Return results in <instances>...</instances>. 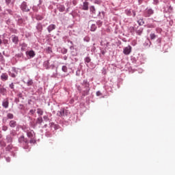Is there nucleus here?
Wrapping results in <instances>:
<instances>
[{
  "label": "nucleus",
  "instance_id": "f257e3e1",
  "mask_svg": "<svg viewBox=\"0 0 175 175\" xmlns=\"http://www.w3.org/2000/svg\"><path fill=\"white\" fill-rule=\"evenodd\" d=\"M6 141L7 143H10V144L5 148L6 151L11 152L12 157H16V152L18 151V147H14L12 144V143H13V137L11 134L6 136Z\"/></svg>",
  "mask_w": 175,
  "mask_h": 175
},
{
  "label": "nucleus",
  "instance_id": "f03ea898",
  "mask_svg": "<svg viewBox=\"0 0 175 175\" xmlns=\"http://www.w3.org/2000/svg\"><path fill=\"white\" fill-rule=\"evenodd\" d=\"M18 145L21 147H23L25 150H29V142L28 139H26L24 136V135H22V136H20V137L18 138Z\"/></svg>",
  "mask_w": 175,
  "mask_h": 175
},
{
  "label": "nucleus",
  "instance_id": "7ed1b4c3",
  "mask_svg": "<svg viewBox=\"0 0 175 175\" xmlns=\"http://www.w3.org/2000/svg\"><path fill=\"white\" fill-rule=\"evenodd\" d=\"M30 139L29 143L31 144H36V136L34 131H31V129L28 127V137Z\"/></svg>",
  "mask_w": 175,
  "mask_h": 175
},
{
  "label": "nucleus",
  "instance_id": "20e7f679",
  "mask_svg": "<svg viewBox=\"0 0 175 175\" xmlns=\"http://www.w3.org/2000/svg\"><path fill=\"white\" fill-rule=\"evenodd\" d=\"M70 114V111L69 109H67V108H60L59 111L57 112V116L58 117H68Z\"/></svg>",
  "mask_w": 175,
  "mask_h": 175
},
{
  "label": "nucleus",
  "instance_id": "39448f33",
  "mask_svg": "<svg viewBox=\"0 0 175 175\" xmlns=\"http://www.w3.org/2000/svg\"><path fill=\"white\" fill-rule=\"evenodd\" d=\"M81 85L83 88H85V94L88 95L90 91V82H88V79H83V82H81Z\"/></svg>",
  "mask_w": 175,
  "mask_h": 175
},
{
  "label": "nucleus",
  "instance_id": "423d86ee",
  "mask_svg": "<svg viewBox=\"0 0 175 175\" xmlns=\"http://www.w3.org/2000/svg\"><path fill=\"white\" fill-rule=\"evenodd\" d=\"M8 74L10 77H12V78H16L18 74V68L16 67H12V68L9 70Z\"/></svg>",
  "mask_w": 175,
  "mask_h": 175
},
{
  "label": "nucleus",
  "instance_id": "0eeeda50",
  "mask_svg": "<svg viewBox=\"0 0 175 175\" xmlns=\"http://www.w3.org/2000/svg\"><path fill=\"white\" fill-rule=\"evenodd\" d=\"M25 55L27 56V60H28V59H32L33 57H34L36 53L35 51H33V49H30L29 51H26Z\"/></svg>",
  "mask_w": 175,
  "mask_h": 175
},
{
  "label": "nucleus",
  "instance_id": "6e6552de",
  "mask_svg": "<svg viewBox=\"0 0 175 175\" xmlns=\"http://www.w3.org/2000/svg\"><path fill=\"white\" fill-rule=\"evenodd\" d=\"M124 12L126 15L128 16H136V11L135 10H132L131 8H126L124 10Z\"/></svg>",
  "mask_w": 175,
  "mask_h": 175
},
{
  "label": "nucleus",
  "instance_id": "1a4fd4ad",
  "mask_svg": "<svg viewBox=\"0 0 175 175\" xmlns=\"http://www.w3.org/2000/svg\"><path fill=\"white\" fill-rule=\"evenodd\" d=\"M21 9L22 10V11L25 12H28L31 10V8H29L27 3H26V1H23L21 3Z\"/></svg>",
  "mask_w": 175,
  "mask_h": 175
},
{
  "label": "nucleus",
  "instance_id": "9d476101",
  "mask_svg": "<svg viewBox=\"0 0 175 175\" xmlns=\"http://www.w3.org/2000/svg\"><path fill=\"white\" fill-rule=\"evenodd\" d=\"M16 21H17V25L20 26H23L25 23V19L19 15L16 17Z\"/></svg>",
  "mask_w": 175,
  "mask_h": 175
},
{
  "label": "nucleus",
  "instance_id": "9b49d317",
  "mask_svg": "<svg viewBox=\"0 0 175 175\" xmlns=\"http://www.w3.org/2000/svg\"><path fill=\"white\" fill-rule=\"evenodd\" d=\"M8 14L12 15L13 14L12 10H11L10 8H7L6 10H5V12L4 14H3V15L0 14V16L1 18H8Z\"/></svg>",
  "mask_w": 175,
  "mask_h": 175
},
{
  "label": "nucleus",
  "instance_id": "f8f14e48",
  "mask_svg": "<svg viewBox=\"0 0 175 175\" xmlns=\"http://www.w3.org/2000/svg\"><path fill=\"white\" fill-rule=\"evenodd\" d=\"M11 40H12V42H14V44H15V45H17L19 42V37H18V36H16V34H12L11 36Z\"/></svg>",
  "mask_w": 175,
  "mask_h": 175
},
{
  "label": "nucleus",
  "instance_id": "ddd939ff",
  "mask_svg": "<svg viewBox=\"0 0 175 175\" xmlns=\"http://www.w3.org/2000/svg\"><path fill=\"white\" fill-rule=\"evenodd\" d=\"M59 125H57L53 122H51V124H49V129L52 132H55V131L59 129Z\"/></svg>",
  "mask_w": 175,
  "mask_h": 175
},
{
  "label": "nucleus",
  "instance_id": "4468645a",
  "mask_svg": "<svg viewBox=\"0 0 175 175\" xmlns=\"http://www.w3.org/2000/svg\"><path fill=\"white\" fill-rule=\"evenodd\" d=\"M145 60H146L145 56H144V55H142V54H141V55L139 54L138 56L137 57V60H136V62H137V63H141V64H142V63H144Z\"/></svg>",
  "mask_w": 175,
  "mask_h": 175
},
{
  "label": "nucleus",
  "instance_id": "2eb2a0df",
  "mask_svg": "<svg viewBox=\"0 0 175 175\" xmlns=\"http://www.w3.org/2000/svg\"><path fill=\"white\" fill-rule=\"evenodd\" d=\"M154 11L152 10V8H146L145 12H144V16H151L154 14Z\"/></svg>",
  "mask_w": 175,
  "mask_h": 175
},
{
  "label": "nucleus",
  "instance_id": "dca6fc26",
  "mask_svg": "<svg viewBox=\"0 0 175 175\" xmlns=\"http://www.w3.org/2000/svg\"><path fill=\"white\" fill-rule=\"evenodd\" d=\"M131 51H132L131 45H128L127 46H125L124 48L123 52H124V55H129V53H131Z\"/></svg>",
  "mask_w": 175,
  "mask_h": 175
},
{
  "label": "nucleus",
  "instance_id": "f3484780",
  "mask_svg": "<svg viewBox=\"0 0 175 175\" xmlns=\"http://www.w3.org/2000/svg\"><path fill=\"white\" fill-rule=\"evenodd\" d=\"M9 98H3L2 101V106L4 109H8L9 107Z\"/></svg>",
  "mask_w": 175,
  "mask_h": 175
},
{
  "label": "nucleus",
  "instance_id": "a211bd4d",
  "mask_svg": "<svg viewBox=\"0 0 175 175\" xmlns=\"http://www.w3.org/2000/svg\"><path fill=\"white\" fill-rule=\"evenodd\" d=\"M15 56L16 57H18V59L21 58V60H27V57L26 56H25L24 53H23V52H20L19 53H16L15 55Z\"/></svg>",
  "mask_w": 175,
  "mask_h": 175
},
{
  "label": "nucleus",
  "instance_id": "6ab92c4d",
  "mask_svg": "<svg viewBox=\"0 0 175 175\" xmlns=\"http://www.w3.org/2000/svg\"><path fill=\"white\" fill-rule=\"evenodd\" d=\"M56 27V25H55L54 23H51L46 27V29L48 30L49 33H51V31H53V30H55Z\"/></svg>",
  "mask_w": 175,
  "mask_h": 175
},
{
  "label": "nucleus",
  "instance_id": "aec40b11",
  "mask_svg": "<svg viewBox=\"0 0 175 175\" xmlns=\"http://www.w3.org/2000/svg\"><path fill=\"white\" fill-rule=\"evenodd\" d=\"M151 41L150 40V38H146V40H145L144 42V46L145 48H150L151 46Z\"/></svg>",
  "mask_w": 175,
  "mask_h": 175
},
{
  "label": "nucleus",
  "instance_id": "412c9836",
  "mask_svg": "<svg viewBox=\"0 0 175 175\" xmlns=\"http://www.w3.org/2000/svg\"><path fill=\"white\" fill-rule=\"evenodd\" d=\"M57 50L58 51V52H61L62 53H63L64 55H65V53H68V49L65 48V47H62V46H59Z\"/></svg>",
  "mask_w": 175,
  "mask_h": 175
},
{
  "label": "nucleus",
  "instance_id": "4be33fe9",
  "mask_svg": "<svg viewBox=\"0 0 175 175\" xmlns=\"http://www.w3.org/2000/svg\"><path fill=\"white\" fill-rule=\"evenodd\" d=\"M21 45V51H26L27 49V46H28V44H27V42H21V44H20Z\"/></svg>",
  "mask_w": 175,
  "mask_h": 175
},
{
  "label": "nucleus",
  "instance_id": "5701e85b",
  "mask_svg": "<svg viewBox=\"0 0 175 175\" xmlns=\"http://www.w3.org/2000/svg\"><path fill=\"white\" fill-rule=\"evenodd\" d=\"M43 66L46 68V70H49L50 68V60H44V62H43Z\"/></svg>",
  "mask_w": 175,
  "mask_h": 175
},
{
  "label": "nucleus",
  "instance_id": "b1692460",
  "mask_svg": "<svg viewBox=\"0 0 175 175\" xmlns=\"http://www.w3.org/2000/svg\"><path fill=\"white\" fill-rule=\"evenodd\" d=\"M14 118V113H11V112H8L7 113V118H3V120H5V121H7V120H13Z\"/></svg>",
  "mask_w": 175,
  "mask_h": 175
},
{
  "label": "nucleus",
  "instance_id": "393cba45",
  "mask_svg": "<svg viewBox=\"0 0 175 175\" xmlns=\"http://www.w3.org/2000/svg\"><path fill=\"white\" fill-rule=\"evenodd\" d=\"M9 125L10 126V128H16V125H17V122L16 121H14V118L10 121Z\"/></svg>",
  "mask_w": 175,
  "mask_h": 175
},
{
  "label": "nucleus",
  "instance_id": "a878e982",
  "mask_svg": "<svg viewBox=\"0 0 175 175\" xmlns=\"http://www.w3.org/2000/svg\"><path fill=\"white\" fill-rule=\"evenodd\" d=\"M38 31H42L43 30V25L40 22H38L36 26Z\"/></svg>",
  "mask_w": 175,
  "mask_h": 175
},
{
  "label": "nucleus",
  "instance_id": "bb28decb",
  "mask_svg": "<svg viewBox=\"0 0 175 175\" xmlns=\"http://www.w3.org/2000/svg\"><path fill=\"white\" fill-rule=\"evenodd\" d=\"M83 10H89V2L88 1H83L82 5Z\"/></svg>",
  "mask_w": 175,
  "mask_h": 175
},
{
  "label": "nucleus",
  "instance_id": "cd10ccee",
  "mask_svg": "<svg viewBox=\"0 0 175 175\" xmlns=\"http://www.w3.org/2000/svg\"><path fill=\"white\" fill-rule=\"evenodd\" d=\"M1 79L2 81H7L8 79V75L6 72H2Z\"/></svg>",
  "mask_w": 175,
  "mask_h": 175
},
{
  "label": "nucleus",
  "instance_id": "c85d7f7f",
  "mask_svg": "<svg viewBox=\"0 0 175 175\" xmlns=\"http://www.w3.org/2000/svg\"><path fill=\"white\" fill-rule=\"evenodd\" d=\"M21 129H22V131H23V132L27 133V136L28 137L29 126H27L26 125H23V126H21Z\"/></svg>",
  "mask_w": 175,
  "mask_h": 175
},
{
  "label": "nucleus",
  "instance_id": "c756f323",
  "mask_svg": "<svg viewBox=\"0 0 175 175\" xmlns=\"http://www.w3.org/2000/svg\"><path fill=\"white\" fill-rule=\"evenodd\" d=\"M43 122V118L42 117H38L36 122V125H42Z\"/></svg>",
  "mask_w": 175,
  "mask_h": 175
},
{
  "label": "nucleus",
  "instance_id": "7c9ffc66",
  "mask_svg": "<svg viewBox=\"0 0 175 175\" xmlns=\"http://www.w3.org/2000/svg\"><path fill=\"white\" fill-rule=\"evenodd\" d=\"M59 11H60V12H64V11H65L66 10V7L64 4H60L58 7H57Z\"/></svg>",
  "mask_w": 175,
  "mask_h": 175
},
{
  "label": "nucleus",
  "instance_id": "2f4dec72",
  "mask_svg": "<svg viewBox=\"0 0 175 175\" xmlns=\"http://www.w3.org/2000/svg\"><path fill=\"white\" fill-rule=\"evenodd\" d=\"M44 111L42 109V108H37V114L38 115V117H42L43 116Z\"/></svg>",
  "mask_w": 175,
  "mask_h": 175
},
{
  "label": "nucleus",
  "instance_id": "473e14b6",
  "mask_svg": "<svg viewBox=\"0 0 175 175\" xmlns=\"http://www.w3.org/2000/svg\"><path fill=\"white\" fill-rule=\"evenodd\" d=\"M84 62H85V64L87 66H88V63H90V62H91L90 56H86L85 57H84Z\"/></svg>",
  "mask_w": 175,
  "mask_h": 175
},
{
  "label": "nucleus",
  "instance_id": "72a5a7b5",
  "mask_svg": "<svg viewBox=\"0 0 175 175\" xmlns=\"http://www.w3.org/2000/svg\"><path fill=\"white\" fill-rule=\"evenodd\" d=\"M0 62L2 64L5 63V59L4 56H3V55L1 53V52H0Z\"/></svg>",
  "mask_w": 175,
  "mask_h": 175
},
{
  "label": "nucleus",
  "instance_id": "f704fd0d",
  "mask_svg": "<svg viewBox=\"0 0 175 175\" xmlns=\"http://www.w3.org/2000/svg\"><path fill=\"white\" fill-rule=\"evenodd\" d=\"M33 81L31 78H29L27 82V87H31V85H33Z\"/></svg>",
  "mask_w": 175,
  "mask_h": 175
},
{
  "label": "nucleus",
  "instance_id": "c9c22d12",
  "mask_svg": "<svg viewBox=\"0 0 175 175\" xmlns=\"http://www.w3.org/2000/svg\"><path fill=\"white\" fill-rule=\"evenodd\" d=\"M97 29V26L95 23H92V25H91V27H90V30L91 31H95V30H96Z\"/></svg>",
  "mask_w": 175,
  "mask_h": 175
},
{
  "label": "nucleus",
  "instance_id": "e433bc0d",
  "mask_svg": "<svg viewBox=\"0 0 175 175\" xmlns=\"http://www.w3.org/2000/svg\"><path fill=\"white\" fill-rule=\"evenodd\" d=\"M143 30H144L143 27H139V29H137L136 30L137 34H139V36H141L143 33Z\"/></svg>",
  "mask_w": 175,
  "mask_h": 175
},
{
  "label": "nucleus",
  "instance_id": "4c0bfd02",
  "mask_svg": "<svg viewBox=\"0 0 175 175\" xmlns=\"http://www.w3.org/2000/svg\"><path fill=\"white\" fill-rule=\"evenodd\" d=\"M167 10L165 8V11H166L167 12H172V11H173V7H172V5H167Z\"/></svg>",
  "mask_w": 175,
  "mask_h": 175
},
{
  "label": "nucleus",
  "instance_id": "58836bf2",
  "mask_svg": "<svg viewBox=\"0 0 175 175\" xmlns=\"http://www.w3.org/2000/svg\"><path fill=\"white\" fill-rule=\"evenodd\" d=\"M6 91L7 89L5 88H0V94H2V95H5Z\"/></svg>",
  "mask_w": 175,
  "mask_h": 175
},
{
  "label": "nucleus",
  "instance_id": "ea45409f",
  "mask_svg": "<svg viewBox=\"0 0 175 175\" xmlns=\"http://www.w3.org/2000/svg\"><path fill=\"white\" fill-rule=\"evenodd\" d=\"M137 22H138V25H139V26H142L145 23L143 18L138 19Z\"/></svg>",
  "mask_w": 175,
  "mask_h": 175
},
{
  "label": "nucleus",
  "instance_id": "a19ab883",
  "mask_svg": "<svg viewBox=\"0 0 175 175\" xmlns=\"http://www.w3.org/2000/svg\"><path fill=\"white\" fill-rule=\"evenodd\" d=\"M161 41L162 40L161 38H157V40H156V44H157L158 46H161Z\"/></svg>",
  "mask_w": 175,
  "mask_h": 175
},
{
  "label": "nucleus",
  "instance_id": "79ce46f5",
  "mask_svg": "<svg viewBox=\"0 0 175 175\" xmlns=\"http://www.w3.org/2000/svg\"><path fill=\"white\" fill-rule=\"evenodd\" d=\"M2 44L7 45V44H9V40L8 38H2Z\"/></svg>",
  "mask_w": 175,
  "mask_h": 175
},
{
  "label": "nucleus",
  "instance_id": "37998d69",
  "mask_svg": "<svg viewBox=\"0 0 175 175\" xmlns=\"http://www.w3.org/2000/svg\"><path fill=\"white\" fill-rule=\"evenodd\" d=\"M62 70L64 72H68V66H62Z\"/></svg>",
  "mask_w": 175,
  "mask_h": 175
},
{
  "label": "nucleus",
  "instance_id": "c03bdc74",
  "mask_svg": "<svg viewBox=\"0 0 175 175\" xmlns=\"http://www.w3.org/2000/svg\"><path fill=\"white\" fill-rule=\"evenodd\" d=\"M157 37V34L155 33H150V39L154 40Z\"/></svg>",
  "mask_w": 175,
  "mask_h": 175
},
{
  "label": "nucleus",
  "instance_id": "a18cd8bd",
  "mask_svg": "<svg viewBox=\"0 0 175 175\" xmlns=\"http://www.w3.org/2000/svg\"><path fill=\"white\" fill-rule=\"evenodd\" d=\"M36 111V109H30L29 114H30V116H33V114H35Z\"/></svg>",
  "mask_w": 175,
  "mask_h": 175
},
{
  "label": "nucleus",
  "instance_id": "49530a36",
  "mask_svg": "<svg viewBox=\"0 0 175 175\" xmlns=\"http://www.w3.org/2000/svg\"><path fill=\"white\" fill-rule=\"evenodd\" d=\"M5 23H7V25H10L11 23V19L10 18H8V16L7 18H5Z\"/></svg>",
  "mask_w": 175,
  "mask_h": 175
},
{
  "label": "nucleus",
  "instance_id": "de8ad7c7",
  "mask_svg": "<svg viewBox=\"0 0 175 175\" xmlns=\"http://www.w3.org/2000/svg\"><path fill=\"white\" fill-rule=\"evenodd\" d=\"M103 23V21L100 20H98L96 22V25H98V27H100V26H102Z\"/></svg>",
  "mask_w": 175,
  "mask_h": 175
},
{
  "label": "nucleus",
  "instance_id": "09e8293b",
  "mask_svg": "<svg viewBox=\"0 0 175 175\" xmlns=\"http://www.w3.org/2000/svg\"><path fill=\"white\" fill-rule=\"evenodd\" d=\"M2 131H3V132H7V131H8V126L3 125V126H2Z\"/></svg>",
  "mask_w": 175,
  "mask_h": 175
},
{
  "label": "nucleus",
  "instance_id": "8fccbe9b",
  "mask_svg": "<svg viewBox=\"0 0 175 175\" xmlns=\"http://www.w3.org/2000/svg\"><path fill=\"white\" fill-rule=\"evenodd\" d=\"M43 120H44V121H45V122H48L49 121V118L48 116H44Z\"/></svg>",
  "mask_w": 175,
  "mask_h": 175
},
{
  "label": "nucleus",
  "instance_id": "3c124183",
  "mask_svg": "<svg viewBox=\"0 0 175 175\" xmlns=\"http://www.w3.org/2000/svg\"><path fill=\"white\" fill-rule=\"evenodd\" d=\"M9 87L11 90H14V82H11V83H10Z\"/></svg>",
  "mask_w": 175,
  "mask_h": 175
},
{
  "label": "nucleus",
  "instance_id": "603ef678",
  "mask_svg": "<svg viewBox=\"0 0 175 175\" xmlns=\"http://www.w3.org/2000/svg\"><path fill=\"white\" fill-rule=\"evenodd\" d=\"M18 108L19 109V110H23L24 104H18Z\"/></svg>",
  "mask_w": 175,
  "mask_h": 175
},
{
  "label": "nucleus",
  "instance_id": "864d4df0",
  "mask_svg": "<svg viewBox=\"0 0 175 175\" xmlns=\"http://www.w3.org/2000/svg\"><path fill=\"white\" fill-rule=\"evenodd\" d=\"M36 19L38 21H42V19H43V16H42V15H36Z\"/></svg>",
  "mask_w": 175,
  "mask_h": 175
},
{
  "label": "nucleus",
  "instance_id": "5fc2aeb1",
  "mask_svg": "<svg viewBox=\"0 0 175 175\" xmlns=\"http://www.w3.org/2000/svg\"><path fill=\"white\" fill-rule=\"evenodd\" d=\"M90 11H91L92 12H95L96 8H95L94 5H91V7H90Z\"/></svg>",
  "mask_w": 175,
  "mask_h": 175
},
{
  "label": "nucleus",
  "instance_id": "6e6d98bb",
  "mask_svg": "<svg viewBox=\"0 0 175 175\" xmlns=\"http://www.w3.org/2000/svg\"><path fill=\"white\" fill-rule=\"evenodd\" d=\"M103 93H101L100 90H97L96 96H102Z\"/></svg>",
  "mask_w": 175,
  "mask_h": 175
},
{
  "label": "nucleus",
  "instance_id": "4d7b16f0",
  "mask_svg": "<svg viewBox=\"0 0 175 175\" xmlns=\"http://www.w3.org/2000/svg\"><path fill=\"white\" fill-rule=\"evenodd\" d=\"M46 51L50 53L51 52H53L52 48L51 46H47L46 47Z\"/></svg>",
  "mask_w": 175,
  "mask_h": 175
},
{
  "label": "nucleus",
  "instance_id": "13d9d810",
  "mask_svg": "<svg viewBox=\"0 0 175 175\" xmlns=\"http://www.w3.org/2000/svg\"><path fill=\"white\" fill-rule=\"evenodd\" d=\"M58 75L57 70L55 72H53L51 75V77H56Z\"/></svg>",
  "mask_w": 175,
  "mask_h": 175
},
{
  "label": "nucleus",
  "instance_id": "bf43d9fd",
  "mask_svg": "<svg viewBox=\"0 0 175 175\" xmlns=\"http://www.w3.org/2000/svg\"><path fill=\"white\" fill-rule=\"evenodd\" d=\"M84 41H86V42H89V41H90V37L85 36L83 38Z\"/></svg>",
  "mask_w": 175,
  "mask_h": 175
},
{
  "label": "nucleus",
  "instance_id": "052dcab7",
  "mask_svg": "<svg viewBox=\"0 0 175 175\" xmlns=\"http://www.w3.org/2000/svg\"><path fill=\"white\" fill-rule=\"evenodd\" d=\"M0 146H1V147H5L6 143L5 142H0Z\"/></svg>",
  "mask_w": 175,
  "mask_h": 175
},
{
  "label": "nucleus",
  "instance_id": "680f3d73",
  "mask_svg": "<svg viewBox=\"0 0 175 175\" xmlns=\"http://www.w3.org/2000/svg\"><path fill=\"white\" fill-rule=\"evenodd\" d=\"M96 4H101V0H94Z\"/></svg>",
  "mask_w": 175,
  "mask_h": 175
},
{
  "label": "nucleus",
  "instance_id": "e2e57ef3",
  "mask_svg": "<svg viewBox=\"0 0 175 175\" xmlns=\"http://www.w3.org/2000/svg\"><path fill=\"white\" fill-rule=\"evenodd\" d=\"M3 44V38H2V36L0 35V46L1 45H2Z\"/></svg>",
  "mask_w": 175,
  "mask_h": 175
},
{
  "label": "nucleus",
  "instance_id": "0e129e2a",
  "mask_svg": "<svg viewBox=\"0 0 175 175\" xmlns=\"http://www.w3.org/2000/svg\"><path fill=\"white\" fill-rule=\"evenodd\" d=\"M159 3V0H153V4H158Z\"/></svg>",
  "mask_w": 175,
  "mask_h": 175
},
{
  "label": "nucleus",
  "instance_id": "69168bd1",
  "mask_svg": "<svg viewBox=\"0 0 175 175\" xmlns=\"http://www.w3.org/2000/svg\"><path fill=\"white\" fill-rule=\"evenodd\" d=\"M5 161H6V162H10L11 159L9 157H8L5 158Z\"/></svg>",
  "mask_w": 175,
  "mask_h": 175
},
{
  "label": "nucleus",
  "instance_id": "338daca9",
  "mask_svg": "<svg viewBox=\"0 0 175 175\" xmlns=\"http://www.w3.org/2000/svg\"><path fill=\"white\" fill-rule=\"evenodd\" d=\"M72 3L74 4V5H76V4H77V0H72Z\"/></svg>",
  "mask_w": 175,
  "mask_h": 175
},
{
  "label": "nucleus",
  "instance_id": "774afa93",
  "mask_svg": "<svg viewBox=\"0 0 175 175\" xmlns=\"http://www.w3.org/2000/svg\"><path fill=\"white\" fill-rule=\"evenodd\" d=\"M100 52H101V53H102L103 55H105L106 51H105V49H103V50L100 51Z\"/></svg>",
  "mask_w": 175,
  "mask_h": 175
}]
</instances>
